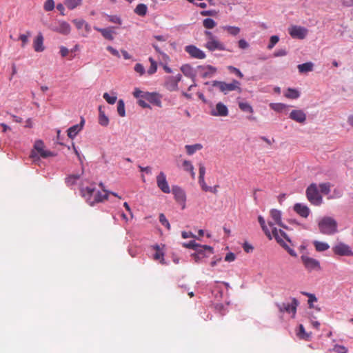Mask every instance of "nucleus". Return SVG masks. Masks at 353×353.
Returning <instances> with one entry per match:
<instances>
[{
	"label": "nucleus",
	"instance_id": "nucleus-12",
	"mask_svg": "<svg viewBox=\"0 0 353 353\" xmlns=\"http://www.w3.org/2000/svg\"><path fill=\"white\" fill-rule=\"evenodd\" d=\"M157 184L158 188L164 193H170V188L166 180V176L164 172H160L157 176Z\"/></svg>",
	"mask_w": 353,
	"mask_h": 353
},
{
	"label": "nucleus",
	"instance_id": "nucleus-1",
	"mask_svg": "<svg viewBox=\"0 0 353 353\" xmlns=\"http://www.w3.org/2000/svg\"><path fill=\"white\" fill-rule=\"evenodd\" d=\"M270 214L273 221H268V225L271 228L273 237L292 256H296V252L290 248L284 241L285 240L287 242L291 243L288 236L285 232L278 230L274 226V224H277L283 228H288L281 221V212L276 209H272Z\"/></svg>",
	"mask_w": 353,
	"mask_h": 353
},
{
	"label": "nucleus",
	"instance_id": "nucleus-10",
	"mask_svg": "<svg viewBox=\"0 0 353 353\" xmlns=\"http://www.w3.org/2000/svg\"><path fill=\"white\" fill-rule=\"evenodd\" d=\"M334 253L339 256H353L350 247L343 243H339L332 248Z\"/></svg>",
	"mask_w": 353,
	"mask_h": 353
},
{
	"label": "nucleus",
	"instance_id": "nucleus-19",
	"mask_svg": "<svg viewBox=\"0 0 353 353\" xmlns=\"http://www.w3.org/2000/svg\"><path fill=\"white\" fill-rule=\"evenodd\" d=\"M290 118L298 123H303L306 120V114L301 110H294L290 112Z\"/></svg>",
	"mask_w": 353,
	"mask_h": 353
},
{
	"label": "nucleus",
	"instance_id": "nucleus-53",
	"mask_svg": "<svg viewBox=\"0 0 353 353\" xmlns=\"http://www.w3.org/2000/svg\"><path fill=\"white\" fill-rule=\"evenodd\" d=\"M159 221L160 223L164 225L167 229H170V224L168 221V220L166 219L165 216L161 213L159 215Z\"/></svg>",
	"mask_w": 353,
	"mask_h": 353
},
{
	"label": "nucleus",
	"instance_id": "nucleus-48",
	"mask_svg": "<svg viewBox=\"0 0 353 353\" xmlns=\"http://www.w3.org/2000/svg\"><path fill=\"white\" fill-rule=\"evenodd\" d=\"M103 97L109 104L115 103L117 99L116 96H110L108 92H105Z\"/></svg>",
	"mask_w": 353,
	"mask_h": 353
},
{
	"label": "nucleus",
	"instance_id": "nucleus-52",
	"mask_svg": "<svg viewBox=\"0 0 353 353\" xmlns=\"http://www.w3.org/2000/svg\"><path fill=\"white\" fill-rule=\"evenodd\" d=\"M279 38L276 35H273L270 37V43L268 45V49L271 50L279 42Z\"/></svg>",
	"mask_w": 353,
	"mask_h": 353
},
{
	"label": "nucleus",
	"instance_id": "nucleus-18",
	"mask_svg": "<svg viewBox=\"0 0 353 353\" xmlns=\"http://www.w3.org/2000/svg\"><path fill=\"white\" fill-rule=\"evenodd\" d=\"M84 123L85 120L83 118H81L80 123L74 125L69 128L67 131L68 137L72 139H74L76 135L83 129Z\"/></svg>",
	"mask_w": 353,
	"mask_h": 353
},
{
	"label": "nucleus",
	"instance_id": "nucleus-30",
	"mask_svg": "<svg viewBox=\"0 0 353 353\" xmlns=\"http://www.w3.org/2000/svg\"><path fill=\"white\" fill-rule=\"evenodd\" d=\"M99 123L102 126H107L109 123L108 117L105 114L101 106L99 108Z\"/></svg>",
	"mask_w": 353,
	"mask_h": 353
},
{
	"label": "nucleus",
	"instance_id": "nucleus-57",
	"mask_svg": "<svg viewBox=\"0 0 353 353\" xmlns=\"http://www.w3.org/2000/svg\"><path fill=\"white\" fill-rule=\"evenodd\" d=\"M333 350L336 353H347L348 350L346 347L341 345H335Z\"/></svg>",
	"mask_w": 353,
	"mask_h": 353
},
{
	"label": "nucleus",
	"instance_id": "nucleus-24",
	"mask_svg": "<svg viewBox=\"0 0 353 353\" xmlns=\"http://www.w3.org/2000/svg\"><path fill=\"white\" fill-rule=\"evenodd\" d=\"M258 221L265 235L268 237L269 239H272L273 237L272 230L270 231L268 226L266 225L264 218L262 216H259Z\"/></svg>",
	"mask_w": 353,
	"mask_h": 353
},
{
	"label": "nucleus",
	"instance_id": "nucleus-60",
	"mask_svg": "<svg viewBox=\"0 0 353 353\" xmlns=\"http://www.w3.org/2000/svg\"><path fill=\"white\" fill-rule=\"evenodd\" d=\"M107 17L109 20V21L117 23V24H121V19L117 17V15H107Z\"/></svg>",
	"mask_w": 353,
	"mask_h": 353
},
{
	"label": "nucleus",
	"instance_id": "nucleus-59",
	"mask_svg": "<svg viewBox=\"0 0 353 353\" xmlns=\"http://www.w3.org/2000/svg\"><path fill=\"white\" fill-rule=\"evenodd\" d=\"M228 69L231 72H234L236 76H238L239 78L242 79L243 77V73L240 71L239 69L234 67V66H228Z\"/></svg>",
	"mask_w": 353,
	"mask_h": 353
},
{
	"label": "nucleus",
	"instance_id": "nucleus-62",
	"mask_svg": "<svg viewBox=\"0 0 353 353\" xmlns=\"http://www.w3.org/2000/svg\"><path fill=\"white\" fill-rule=\"evenodd\" d=\"M134 70L140 75H143L145 73V68L143 65L141 63H137L134 65Z\"/></svg>",
	"mask_w": 353,
	"mask_h": 353
},
{
	"label": "nucleus",
	"instance_id": "nucleus-17",
	"mask_svg": "<svg viewBox=\"0 0 353 353\" xmlns=\"http://www.w3.org/2000/svg\"><path fill=\"white\" fill-rule=\"evenodd\" d=\"M205 48L208 49L209 51H215V50H225V45L221 42L219 39L211 41L206 42L204 45Z\"/></svg>",
	"mask_w": 353,
	"mask_h": 353
},
{
	"label": "nucleus",
	"instance_id": "nucleus-42",
	"mask_svg": "<svg viewBox=\"0 0 353 353\" xmlns=\"http://www.w3.org/2000/svg\"><path fill=\"white\" fill-rule=\"evenodd\" d=\"M117 112L119 116L123 117L125 115V104L122 99H120L117 103Z\"/></svg>",
	"mask_w": 353,
	"mask_h": 353
},
{
	"label": "nucleus",
	"instance_id": "nucleus-25",
	"mask_svg": "<svg viewBox=\"0 0 353 353\" xmlns=\"http://www.w3.org/2000/svg\"><path fill=\"white\" fill-rule=\"evenodd\" d=\"M94 29L98 32H101L105 39H108L110 41H112L114 39L113 32L110 28H100L94 27Z\"/></svg>",
	"mask_w": 353,
	"mask_h": 353
},
{
	"label": "nucleus",
	"instance_id": "nucleus-22",
	"mask_svg": "<svg viewBox=\"0 0 353 353\" xmlns=\"http://www.w3.org/2000/svg\"><path fill=\"white\" fill-rule=\"evenodd\" d=\"M33 48L37 52H43L44 50L43 37L41 33H39L35 37L33 41Z\"/></svg>",
	"mask_w": 353,
	"mask_h": 353
},
{
	"label": "nucleus",
	"instance_id": "nucleus-14",
	"mask_svg": "<svg viewBox=\"0 0 353 353\" xmlns=\"http://www.w3.org/2000/svg\"><path fill=\"white\" fill-rule=\"evenodd\" d=\"M44 143L41 140H37L34 145V149L40 154L43 158H47L54 156V154L48 150H44Z\"/></svg>",
	"mask_w": 353,
	"mask_h": 353
},
{
	"label": "nucleus",
	"instance_id": "nucleus-27",
	"mask_svg": "<svg viewBox=\"0 0 353 353\" xmlns=\"http://www.w3.org/2000/svg\"><path fill=\"white\" fill-rule=\"evenodd\" d=\"M183 170L186 172H190V175H191V177L194 179H195V172H194V166L192 164L191 161H188V160H184L183 161Z\"/></svg>",
	"mask_w": 353,
	"mask_h": 353
},
{
	"label": "nucleus",
	"instance_id": "nucleus-49",
	"mask_svg": "<svg viewBox=\"0 0 353 353\" xmlns=\"http://www.w3.org/2000/svg\"><path fill=\"white\" fill-rule=\"evenodd\" d=\"M303 294L308 297V305L310 307H314L313 303L317 301L315 295L307 292H303Z\"/></svg>",
	"mask_w": 353,
	"mask_h": 353
},
{
	"label": "nucleus",
	"instance_id": "nucleus-64",
	"mask_svg": "<svg viewBox=\"0 0 353 353\" xmlns=\"http://www.w3.org/2000/svg\"><path fill=\"white\" fill-rule=\"evenodd\" d=\"M106 49H107V50H108V51H109V52H110L113 56H115V57H118V58H119V57H120V54H119V51H118L117 49L114 48L113 47H112V46H108Z\"/></svg>",
	"mask_w": 353,
	"mask_h": 353
},
{
	"label": "nucleus",
	"instance_id": "nucleus-26",
	"mask_svg": "<svg viewBox=\"0 0 353 353\" xmlns=\"http://www.w3.org/2000/svg\"><path fill=\"white\" fill-rule=\"evenodd\" d=\"M181 72L183 74L189 78L192 79H194L195 73L193 68L188 64H185L181 66Z\"/></svg>",
	"mask_w": 353,
	"mask_h": 353
},
{
	"label": "nucleus",
	"instance_id": "nucleus-21",
	"mask_svg": "<svg viewBox=\"0 0 353 353\" xmlns=\"http://www.w3.org/2000/svg\"><path fill=\"white\" fill-rule=\"evenodd\" d=\"M199 69L203 71L202 77L203 78L212 77L217 70L215 67L210 65L205 66L200 65L199 66Z\"/></svg>",
	"mask_w": 353,
	"mask_h": 353
},
{
	"label": "nucleus",
	"instance_id": "nucleus-38",
	"mask_svg": "<svg viewBox=\"0 0 353 353\" xmlns=\"http://www.w3.org/2000/svg\"><path fill=\"white\" fill-rule=\"evenodd\" d=\"M223 29L226 30L228 34L232 35V36H236L239 34L241 30L239 27L236 26H226L223 27Z\"/></svg>",
	"mask_w": 353,
	"mask_h": 353
},
{
	"label": "nucleus",
	"instance_id": "nucleus-56",
	"mask_svg": "<svg viewBox=\"0 0 353 353\" xmlns=\"http://www.w3.org/2000/svg\"><path fill=\"white\" fill-rule=\"evenodd\" d=\"M152 46L154 48V50L157 52H158L163 57V59L164 60L167 61L169 59V57L165 53L163 52L161 50L159 46L157 43H152Z\"/></svg>",
	"mask_w": 353,
	"mask_h": 353
},
{
	"label": "nucleus",
	"instance_id": "nucleus-43",
	"mask_svg": "<svg viewBox=\"0 0 353 353\" xmlns=\"http://www.w3.org/2000/svg\"><path fill=\"white\" fill-rule=\"evenodd\" d=\"M270 106L272 110L276 112H282L287 107L285 104L281 103H271Z\"/></svg>",
	"mask_w": 353,
	"mask_h": 353
},
{
	"label": "nucleus",
	"instance_id": "nucleus-32",
	"mask_svg": "<svg viewBox=\"0 0 353 353\" xmlns=\"http://www.w3.org/2000/svg\"><path fill=\"white\" fill-rule=\"evenodd\" d=\"M82 3V0H65L64 4L70 9L73 10L80 6Z\"/></svg>",
	"mask_w": 353,
	"mask_h": 353
},
{
	"label": "nucleus",
	"instance_id": "nucleus-34",
	"mask_svg": "<svg viewBox=\"0 0 353 353\" xmlns=\"http://www.w3.org/2000/svg\"><path fill=\"white\" fill-rule=\"evenodd\" d=\"M79 179L80 174H71L65 179V183L68 186H72L74 185Z\"/></svg>",
	"mask_w": 353,
	"mask_h": 353
},
{
	"label": "nucleus",
	"instance_id": "nucleus-37",
	"mask_svg": "<svg viewBox=\"0 0 353 353\" xmlns=\"http://www.w3.org/2000/svg\"><path fill=\"white\" fill-rule=\"evenodd\" d=\"M285 96L287 98L295 99L299 97L300 94L298 90L292 88H288Z\"/></svg>",
	"mask_w": 353,
	"mask_h": 353
},
{
	"label": "nucleus",
	"instance_id": "nucleus-50",
	"mask_svg": "<svg viewBox=\"0 0 353 353\" xmlns=\"http://www.w3.org/2000/svg\"><path fill=\"white\" fill-rule=\"evenodd\" d=\"M46 11H52L54 8V0H46L43 5Z\"/></svg>",
	"mask_w": 353,
	"mask_h": 353
},
{
	"label": "nucleus",
	"instance_id": "nucleus-5",
	"mask_svg": "<svg viewBox=\"0 0 353 353\" xmlns=\"http://www.w3.org/2000/svg\"><path fill=\"white\" fill-rule=\"evenodd\" d=\"M306 196L309 201L315 205H320L323 202L322 196L319 194L315 183L311 184L306 190Z\"/></svg>",
	"mask_w": 353,
	"mask_h": 353
},
{
	"label": "nucleus",
	"instance_id": "nucleus-15",
	"mask_svg": "<svg viewBox=\"0 0 353 353\" xmlns=\"http://www.w3.org/2000/svg\"><path fill=\"white\" fill-rule=\"evenodd\" d=\"M211 114L215 117H226L228 115V109L225 104L219 102L216 103L215 109L211 111Z\"/></svg>",
	"mask_w": 353,
	"mask_h": 353
},
{
	"label": "nucleus",
	"instance_id": "nucleus-54",
	"mask_svg": "<svg viewBox=\"0 0 353 353\" xmlns=\"http://www.w3.org/2000/svg\"><path fill=\"white\" fill-rule=\"evenodd\" d=\"M199 183L200 184L202 190L205 192H212V188L208 185H207L204 178L199 179Z\"/></svg>",
	"mask_w": 353,
	"mask_h": 353
},
{
	"label": "nucleus",
	"instance_id": "nucleus-39",
	"mask_svg": "<svg viewBox=\"0 0 353 353\" xmlns=\"http://www.w3.org/2000/svg\"><path fill=\"white\" fill-rule=\"evenodd\" d=\"M203 26L206 29H212L216 26V23L211 18H206L203 21Z\"/></svg>",
	"mask_w": 353,
	"mask_h": 353
},
{
	"label": "nucleus",
	"instance_id": "nucleus-29",
	"mask_svg": "<svg viewBox=\"0 0 353 353\" xmlns=\"http://www.w3.org/2000/svg\"><path fill=\"white\" fill-rule=\"evenodd\" d=\"M185 148L188 155H192L196 151L201 150L203 148V146L200 143H196L194 145H186L185 146Z\"/></svg>",
	"mask_w": 353,
	"mask_h": 353
},
{
	"label": "nucleus",
	"instance_id": "nucleus-23",
	"mask_svg": "<svg viewBox=\"0 0 353 353\" xmlns=\"http://www.w3.org/2000/svg\"><path fill=\"white\" fill-rule=\"evenodd\" d=\"M54 30L62 34L67 35L70 32L71 28L68 23L65 21H61L59 23V26Z\"/></svg>",
	"mask_w": 353,
	"mask_h": 353
},
{
	"label": "nucleus",
	"instance_id": "nucleus-61",
	"mask_svg": "<svg viewBox=\"0 0 353 353\" xmlns=\"http://www.w3.org/2000/svg\"><path fill=\"white\" fill-rule=\"evenodd\" d=\"M238 46L242 50H245L249 48V43L244 39H241L238 41Z\"/></svg>",
	"mask_w": 353,
	"mask_h": 353
},
{
	"label": "nucleus",
	"instance_id": "nucleus-9",
	"mask_svg": "<svg viewBox=\"0 0 353 353\" xmlns=\"http://www.w3.org/2000/svg\"><path fill=\"white\" fill-rule=\"evenodd\" d=\"M299 305L298 301L293 298L291 303H281L278 305L279 310L280 312H287V313H292L294 316L296 312V307Z\"/></svg>",
	"mask_w": 353,
	"mask_h": 353
},
{
	"label": "nucleus",
	"instance_id": "nucleus-55",
	"mask_svg": "<svg viewBox=\"0 0 353 353\" xmlns=\"http://www.w3.org/2000/svg\"><path fill=\"white\" fill-rule=\"evenodd\" d=\"M145 92H143L141 90H139V88H135L133 92V96L138 99H145Z\"/></svg>",
	"mask_w": 353,
	"mask_h": 353
},
{
	"label": "nucleus",
	"instance_id": "nucleus-58",
	"mask_svg": "<svg viewBox=\"0 0 353 353\" xmlns=\"http://www.w3.org/2000/svg\"><path fill=\"white\" fill-rule=\"evenodd\" d=\"M85 22V20L79 19H76L72 21V23L74 24V26L78 30L84 28Z\"/></svg>",
	"mask_w": 353,
	"mask_h": 353
},
{
	"label": "nucleus",
	"instance_id": "nucleus-51",
	"mask_svg": "<svg viewBox=\"0 0 353 353\" xmlns=\"http://www.w3.org/2000/svg\"><path fill=\"white\" fill-rule=\"evenodd\" d=\"M204 35L205 36L206 42H211L218 40V38L209 30H205L204 32Z\"/></svg>",
	"mask_w": 353,
	"mask_h": 353
},
{
	"label": "nucleus",
	"instance_id": "nucleus-46",
	"mask_svg": "<svg viewBox=\"0 0 353 353\" xmlns=\"http://www.w3.org/2000/svg\"><path fill=\"white\" fill-rule=\"evenodd\" d=\"M166 86L170 91H175L178 90V84L176 81H173V79L170 78L168 81L166 83Z\"/></svg>",
	"mask_w": 353,
	"mask_h": 353
},
{
	"label": "nucleus",
	"instance_id": "nucleus-4",
	"mask_svg": "<svg viewBox=\"0 0 353 353\" xmlns=\"http://www.w3.org/2000/svg\"><path fill=\"white\" fill-rule=\"evenodd\" d=\"M212 85L213 87L218 88L220 91L224 94L234 90H238L239 92H241L240 83L236 80H232L230 83H227L224 81H214Z\"/></svg>",
	"mask_w": 353,
	"mask_h": 353
},
{
	"label": "nucleus",
	"instance_id": "nucleus-40",
	"mask_svg": "<svg viewBox=\"0 0 353 353\" xmlns=\"http://www.w3.org/2000/svg\"><path fill=\"white\" fill-rule=\"evenodd\" d=\"M31 33L30 31H27L26 34H20L19 37V40L21 41V47L25 48V46L28 44L29 40L28 38L30 37Z\"/></svg>",
	"mask_w": 353,
	"mask_h": 353
},
{
	"label": "nucleus",
	"instance_id": "nucleus-41",
	"mask_svg": "<svg viewBox=\"0 0 353 353\" xmlns=\"http://www.w3.org/2000/svg\"><path fill=\"white\" fill-rule=\"evenodd\" d=\"M299 330L297 333L298 336L301 339L308 340L310 337V334L305 332V328L303 325H299Z\"/></svg>",
	"mask_w": 353,
	"mask_h": 353
},
{
	"label": "nucleus",
	"instance_id": "nucleus-11",
	"mask_svg": "<svg viewBox=\"0 0 353 353\" xmlns=\"http://www.w3.org/2000/svg\"><path fill=\"white\" fill-rule=\"evenodd\" d=\"M162 95L158 92H146L145 95V100L149 103L159 108L162 107Z\"/></svg>",
	"mask_w": 353,
	"mask_h": 353
},
{
	"label": "nucleus",
	"instance_id": "nucleus-7",
	"mask_svg": "<svg viewBox=\"0 0 353 353\" xmlns=\"http://www.w3.org/2000/svg\"><path fill=\"white\" fill-rule=\"evenodd\" d=\"M307 30L301 26H291L288 28V32L292 38L303 39L307 34Z\"/></svg>",
	"mask_w": 353,
	"mask_h": 353
},
{
	"label": "nucleus",
	"instance_id": "nucleus-3",
	"mask_svg": "<svg viewBox=\"0 0 353 353\" xmlns=\"http://www.w3.org/2000/svg\"><path fill=\"white\" fill-rule=\"evenodd\" d=\"M321 233L332 235L337 232V222L330 216L323 217L318 223Z\"/></svg>",
	"mask_w": 353,
	"mask_h": 353
},
{
	"label": "nucleus",
	"instance_id": "nucleus-20",
	"mask_svg": "<svg viewBox=\"0 0 353 353\" xmlns=\"http://www.w3.org/2000/svg\"><path fill=\"white\" fill-rule=\"evenodd\" d=\"M183 247L186 248L193 249L194 250H199V248H204L205 250H208L210 254H212L213 249L211 246L209 245H201L195 242V241H190L188 243H183Z\"/></svg>",
	"mask_w": 353,
	"mask_h": 353
},
{
	"label": "nucleus",
	"instance_id": "nucleus-44",
	"mask_svg": "<svg viewBox=\"0 0 353 353\" xmlns=\"http://www.w3.org/2000/svg\"><path fill=\"white\" fill-rule=\"evenodd\" d=\"M149 61L150 62V66L148 70V73L149 74H153L157 72V65L156 61L152 57L149 58Z\"/></svg>",
	"mask_w": 353,
	"mask_h": 353
},
{
	"label": "nucleus",
	"instance_id": "nucleus-6",
	"mask_svg": "<svg viewBox=\"0 0 353 353\" xmlns=\"http://www.w3.org/2000/svg\"><path fill=\"white\" fill-rule=\"evenodd\" d=\"M301 259L305 268L307 271L312 272L321 270V268L318 260L306 255H302L301 256Z\"/></svg>",
	"mask_w": 353,
	"mask_h": 353
},
{
	"label": "nucleus",
	"instance_id": "nucleus-63",
	"mask_svg": "<svg viewBox=\"0 0 353 353\" xmlns=\"http://www.w3.org/2000/svg\"><path fill=\"white\" fill-rule=\"evenodd\" d=\"M201 15L202 16H216L217 14V12L214 10H203L201 12Z\"/></svg>",
	"mask_w": 353,
	"mask_h": 353
},
{
	"label": "nucleus",
	"instance_id": "nucleus-45",
	"mask_svg": "<svg viewBox=\"0 0 353 353\" xmlns=\"http://www.w3.org/2000/svg\"><path fill=\"white\" fill-rule=\"evenodd\" d=\"M330 183H321L319 185L320 191L321 193L324 194H328L330 192Z\"/></svg>",
	"mask_w": 353,
	"mask_h": 353
},
{
	"label": "nucleus",
	"instance_id": "nucleus-35",
	"mask_svg": "<svg viewBox=\"0 0 353 353\" xmlns=\"http://www.w3.org/2000/svg\"><path fill=\"white\" fill-rule=\"evenodd\" d=\"M239 107L241 111L245 112L253 113L254 112L252 107L247 102H239Z\"/></svg>",
	"mask_w": 353,
	"mask_h": 353
},
{
	"label": "nucleus",
	"instance_id": "nucleus-28",
	"mask_svg": "<svg viewBox=\"0 0 353 353\" xmlns=\"http://www.w3.org/2000/svg\"><path fill=\"white\" fill-rule=\"evenodd\" d=\"M314 64L312 62H307L298 65L297 68L300 73H305L313 70Z\"/></svg>",
	"mask_w": 353,
	"mask_h": 353
},
{
	"label": "nucleus",
	"instance_id": "nucleus-8",
	"mask_svg": "<svg viewBox=\"0 0 353 353\" xmlns=\"http://www.w3.org/2000/svg\"><path fill=\"white\" fill-rule=\"evenodd\" d=\"M185 51L194 59H203L206 57L205 53L194 45L186 46Z\"/></svg>",
	"mask_w": 353,
	"mask_h": 353
},
{
	"label": "nucleus",
	"instance_id": "nucleus-13",
	"mask_svg": "<svg viewBox=\"0 0 353 353\" xmlns=\"http://www.w3.org/2000/svg\"><path fill=\"white\" fill-rule=\"evenodd\" d=\"M172 192L176 202L181 204L183 205V208H184L186 200V195L184 190L179 186H174Z\"/></svg>",
	"mask_w": 353,
	"mask_h": 353
},
{
	"label": "nucleus",
	"instance_id": "nucleus-2",
	"mask_svg": "<svg viewBox=\"0 0 353 353\" xmlns=\"http://www.w3.org/2000/svg\"><path fill=\"white\" fill-rule=\"evenodd\" d=\"M103 193L101 192L94 187H87L81 190L82 196L86 199L88 203L90 205L108 199V190H103Z\"/></svg>",
	"mask_w": 353,
	"mask_h": 353
},
{
	"label": "nucleus",
	"instance_id": "nucleus-47",
	"mask_svg": "<svg viewBox=\"0 0 353 353\" xmlns=\"http://www.w3.org/2000/svg\"><path fill=\"white\" fill-rule=\"evenodd\" d=\"M155 248L157 249V252H156V253L154 255V259H155V260H160V262L162 264H164L165 262H164V259H163V253L159 250L158 245H157L155 247Z\"/></svg>",
	"mask_w": 353,
	"mask_h": 353
},
{
	"label": "nucleus",
	"instance_id": "nucleus-36",
	"mask_svg": "<svg viewBox=\"0 0 353 353\" xmlns=\"http://www.w3.org/2000/svg\"><path fill=\"white\" fill-rule=\"evenodd\" d=\"M204 248H199V250H195L196 253L192 254V257L196 263H199L200 260L205 256L204 254Z\"/></svg>",
	"mask_w": 353,
	"mask_h": 353
},
{
	"label": "nucleus",
	"instance_id": "nucleus-33",
	"mask_svg": "<svg viewBox=\"0 0 353 353\" xmlns=\"http://www.w3.org/2000/svg\"><path fill=\"white\" fill-rule=\"evenodd\" d=\"M148 11V7L145 4L139 3L137 6L134 12L141 17H143L146 14Z\"/></svg>",
	"mask_w": 353,
	"mask_h": 353
},
{
	"label": "nucleus",
	"instance_id": "nucleus-31",
	"mask_svg": "<svg viewBox=\"0 0 353 353\" xmlns=\"http://www.w3.org/2000/svg\"><path fill=\"white\" fill-rule=\"evenodd\" d=\"M314 248L317 252H323L330 248V245L325 242H321L319 241H314L313 242Z\"/></svg>",
	"mask_w": 353,
	"mask_h": 353
},
{
	"label": "nucleus",
	"instance_id": "nucleus-16",
	"mask_svg": "<svg viewBox=\"0 0 353 353\" xmlns=\"http://www.w3.org/2000/svg\"><path fill=\"white\" fill-rule=\"evenodd\" d=\"M294 211L303 218H307L310 212L309 208L302 203H295L293 207Z\"/></svg>",
	"mask_w": 353,
	"mask_h": 353
}]
</instances>
